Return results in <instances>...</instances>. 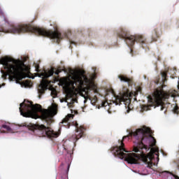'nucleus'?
<instances>
[{"mask_svg": "<svg viewBox=\"0 0 179 179\" xmlns=\"http://www.w3.org/2000/svg\"><path fill=\"white\" fill-rule=\"evenodd\" d=\"M160 77L159 76L155 80V85H159V83H160Z\"/></svg>", "mask_w": 179, "mask_h": 179, "instance_id": "obj_22", "label": "nucleus"}, {"mask_svg": "<svg viewBox=\"0 0 179 179\" xmlns=\"http://www.w3.org/2000/svg\"><path fill=\"white\" fill-rule=\"evenodd\" d=\"M65 36L66 37V38H69L68 34H66Z\"/></svg>", "mask_w": 179, "mask_h": 179, "instance_id": "obj_28", "label": "nucleus"}, {"mask_svg": "<svg viewBox=\"0 0 179 179\" xmlns=\"http://www.w3.org/2000/svg\"><path fill=\"white\" fill-rule=\"evenodd\" d=\"M162 79L161 80V85H164V83L167 81V72L163 71L161 73Z\"/></svg>", "mask_w": 179, "mask_h": 179, "instance_id": "obj_17", "label": "nucleus"}, {"mask_svg": "<svg viewBox=\"0 0 179 179\" xmlns=\"http://www.w3.org/2000/svg\"><path fill=\"white\" fill-rule=\"evenodd\" d=\"M29 103L26 104L24 102L20 104V113L23 117H30L34 120L40 118L38 113H41V118L44 121L48 122L52 121V117L57 115V106L53 105L48 109H43L40 104H33V102L28 101Z\"/></svg>", "mask_w": 179, "mask_h": 179, "instance_id": "obj_2", "label": "nucleus"}, {"mask_svg": "<svg viewBox=\"0 0 179 179\" xmlns=\"http://www.w3.org/2000/svg\"><path fill=\"white\" fill-rule=\"evenodd\" d=\"M124 101L125 99H124V96H116L114 103L116 106H120L121 103H124Z\"/></svg>", "mask_w": 179, "mask_h": 179, "instance_id": "obj_16", "label": "nucleus"}, {"mask_svg": "<svg viewBox=\"0 0 179 179\" xmlns=\"http://www.w3.org/2000/svg\"><path fill=\"white\" fill-rule=\"evenodd\" d=\"M69 41H70V44H75V42L71 41V39H69Z\"/></svg>", "mask_w": 179, "mask_h": 179, "instance_id": "obj_25", "label": "nucleus"}, {"mask_svg": "<svg viewBox=\"0 0 179 179\" xmlns=\"http://www.w3.org/2000/svg\"><path fill=\"white\" fill-rule=\"evenodd\" d=\"M54 69V68H52L48 71H45L43 73H42V76H43L45 79H48V78H50V76H52L54 73H55V75H59V73H61V70L56 69L55 71Z\"/></svg>", "mask_w": 179, "mask_h": 179, "instance_id": "obj_13", "label": "nucleus"}, {"mask_svg": "<svg viewBox=\"0 0 179 179\" xmlns=\"http://www.w3.org/2000/svg\"><path fill=\"white\" fill-rule=\"evenodd\" d=\"M62 151L58 148L59 155H64V153H67V155H71V150H72V145H71V141H66L64 142L62 145Z\"/></svg>", "mask_w": 179, "mask_h": 179, "instance_id": "obj_10", "label": "nucleus"}, {"mask_svg": "<svg viewBox=\"0 0 179 179\" xmlns=\"http://www.w3.org/2000/svg\"><path fill=\"white\" fill-rule=\"evenodd\" d=\"M0 87H1V85H0Z\"/></svg>", "mask_w": 179, "mask_h": 179, "instance_id": "obj_33", "label": "nucleus"}, {"mask_svg": "<svg viewBox=\"0 0 179 179\" xmlns=\"http://www.w3.org/2000/svg\"><path fill=\"white\" fill-rule=\"evenodd\" d=\"M48 80H43L41 83L38 88V93L39 99H41V96L45 93V90L48 89Z\"/></svg>", "mask_w": 179, "mask_h": 179, "instance_id": "obj_11", "label": "nucleus"}, {"mask_svg": "<svg viewBox=\"0 0 179 179\" xmlns=\"http://www.w3.org/2000/svg\"><path fill=\"white\" fill-rule=\"evenodd\" d=\"M0 132H3V133H5V131H1V130H0Z\"/></svg>", "mask_w": 179, "mask_h": 179, "instance_id": "obj_30", "label": "nucleus"}, {"mask_svg": "<svg viewBox=\"0 0 179 179\" xmlns=\"http://www.w3.org/2000/svg\"><path fill=\"white\" fill-rule=\"evenodd\" d=\"M173 177H175L176 179H178V176L173 175Z\"/></svg>", "mask_w": 179, "mask_h": 179, "instance_id": "obj_27", "label": "nucleus"}, {"mask_svg": "<svg viewBox=\"0 0 179 179\" xmlns=\"http://www.w3.org/2000/svg\"><path fill=\"white\" fill-rule=\"evenodd\" d=\"M35 68L36 72H40V66L38 64H36Z\"/></svg>", "mask_w": 179, "mask_h": 179, "instance_id": "obj_23", "label": "nucleus"}, {"mask_svg": "<svg viewBox=\"0 0 179 179\" xmlns=\"http://www.w3.org/2000/svg\"><path fill=\"white\" fill-rule=\"evenodd\" d=\"M51 94L52 96H57V92L55 91H52Z\"/></svg>", "mask_w": 179, "mask_h": 179, "instance_id": "obj_24", "label": "nucleus"}, {"mask_svg": "<svg viewBox=\"0 0 179 179\" xmlns=\"http://www.w3.org/2000/svg\"><path fill=\"white\" fill-rule=\"evenodd\" d=\"M177 96V92L176 90L169 91V94L164 92L163 88L157 89L154 92V98H151L148 101V110H150L149 107H159L160 106V110L163 111L166 107H164V100L169 99V97H176Z\"/></svg>", "mask_w": 179, "mask_h": 179, "instance_id": "obj_5", "label": "nucleus"}, {"mask_svg": "<svg viewBox=\"0 0 179 179\" xmlns=\"http://www.w3.org/2000/svg\"><path fill=\"white\" fill-rule=\"evenodd\" d=\"M117 36L119 38H123L129 47H132L135 43H140V44H142L143 48H144L143 44H146V38L143 36H129L128 31L124 28H120L117 31Z\"/></svg>", "mask_w": 179, "mask_h": 179, "instance_id": "obj_6", "label": "nucleus"}, {"mask_svg": "<svg viewBox=\"0 0 179 179\" xmlns=\"http://www.w3.org/2000/svg\"><path fill=\"white\" fill-rule=\"evenodd\" d=\"M165 173H169V171H165Z\"/></svg>", "mask_w": 179, "mask_h": 179, "instance_id": "obj_32", "label": "nucleus"}, {"mask_svg": "<svg viewBox=\"0 0 179 179\" xmlns=\"http://www.w3.org/2000/svg\"><path fill=\"white\" fill-rule=\"evenodd\" d=\"M72 125L76 127V132L77 134L72 136V139H73L74 143L78 142L80 138H83V136H85V131H86V129L83 126H80L79 127V124H78V122H73Z\"/></svg>", "mask_w": 179, "mask_h": 179, "instance_id": "obj_9", "label": "nucleus"}, {"mask_svg": "<svg viewBox=\"0 0 179 179\" xmlns=\"http://www.w3.org/2000/svg\"><path fill=\"white\" fill-rule=\"evenodd\" d=\"M4 20H5V22H8V20H6V17H4Z\"/></svg>", "mask_w": 179, "mask_h": 179, "instance_id": "obj_29", "label": "nucleus"}, {"mask_svg": "<svg viewBox=\"0 0 179 179\" xmlns=\"http://www.w3.org/2000/svg\"><path fill=\"white\" fill-rule=\"evenodd\" d=\"M160 33H162V27H157L154 29L152 31V34L151 36V38L152 41H157V38L160 37Z\"/></svg>", "mask_w": 179, "mask_h": 179, "instance_id": "obj_14", "label": "nucleus"}, {"mask_svg": "<svg viewBox=\"0 0 179 179\" xmlns=\"http://www.w3.org/2000/svg\"><path fill=\"white\" fill-rule=\"evenodd\" d=\"M5 65L8 68V73H15L17 76L18 80H22L26 78V73H24V71H26L24 66H26L24 65V63H22L16 67L13 64L9 65L8 62H6Z\"/></svg>", "mask_w": 179, "mask_h": 179, "instance_id": "obj_8", "label": "nucleus"}, {"mask_svg": "<svg viewBox=\"0 0 179 179\" xmlns=\"http://www.w3.org/2000/svg\"><path fill=\"white\" fill-rule=\"evenodd\" d=\"M2 128L6 129L7 131V132H10V133L13 132V130L10 128V127H9V126H8L6 124H3L2 125Z\"/></svg>", "mask_w": 179, "mask_h": 179, "instance_id": "obj_18", "label": "nucleus"}, {"mask_svg": "<svg viewBox=\"0 0 179 179\" xmlns=\"http://www.w3.org/2000/svg\"><path fill=\"white\" fill-rule=\"evenodd\" d=\"M127 113H129V110H127Z\"/></svg>", "mask_w": 179, "mask_h": 179, "instance_id": "obj_31", "label": "nucleus"}, {"mask_svg": "<svg viewBox=\"0 0 179 179\" xmlns=\"http://www.w3.org/2000/svg\"><path fill=\"white\" fill-rule=\"evenodd\" d=\"M179 108L176 106L174 108H173V113L174 114H179Z\"/></svg>", "mask_w": 179, "mask_h": 179, "instance_id": "obj_21", "label": "nucleus"}, {"mask_svg": "<svg viewBox=\"0 0 179 179\" xmlns=\"http://www.w3.org/2000/svg\"><path fill=\"white\" fill-rule=\"evenodd\" d=\"M72 79L78 90L85 92L87 96H89L92 91L94 93H97V85L94 84L92 74H89L87 76L86 71L78 70L73 73Z\"/></svg>", "mask_w": 179, "mask_h": 179, "instance_id": "obj_4", "label": "nucleus"}, {"mask_svg": "<svg viewBox=\"0 0 179 179\" xmlns=\"http://www.w3.org/2000/svg\"><path fill=\"white\" fill-rule=\"evenodd\" d=\"M118 78L120 79L121 82H126L127 83H129V85L132 83V79L127 78L126 76L119 75Z\"/></svg>", "mask_w": 179, "mask_h": 179, "instance_id": "obj_15", "label": "nucleus"}, {"mask_svg": "<svg viewBox=\"0 0 179 179\" xmlns=\"http://www.w3.org/2000/svg\"><path fill=\"white\" fill-rule=\"evenodd\" d=\"M24 85L27 87H31V85H33V83L30 80H26L24 82Z\"/></svg>", "mask_w": 179, "mask_h": 179, "instance_id": "obj_20", "label": "nucleus"}, {"mask_svg": "<svg viewBox=\"0 0 179 179\" xmlns=\"http://www.w3.org/2000/svg\"><path fill=\"white\" fill-rule=\"evenodd\" d=\"M3 76L6 78V76H8V73L3 74Z\"/></svg>", "mask_w": 179, "mask_h": 179, "instance_id": "obj_26", "label": "nucleus"}, {"mask_svg": "<svg viewBox=\"0 0 179 179\" xmlns=\"http://www.w3.org/2000/svg\"><path fill=\"white\" fill-rule=\"evenodd\" d=\"M129 135L136 139L135 141L136 146L134 148V152H135V153H128V150H125L124 141L127 139V138H129V136H123L122 140L119 141L120 145L111 148L110 152L115 157L124 159L125 162H127L129 164H138L139 160H141V162L148 164L149 169H152V167L155 166V164L152 162V160H153L155 157H153V154L156 155V156H159V148H153L156 146V138L152 136V129L144 126L141 129H136L135 131L130 132ZM150 150L153 154L146 155V152Z\"/></svg>", "mask_w": 179, "mask_h": 179, "instance_id": "obj_1", "label": "nucleus"}, {"mask_svg": "<svg viewBox=\"0 0 179 179\" xmlns=\"http://www.w3.org/2000/svg\"><path fill=\"white\" fill-rule=\"evenodd\" d=\"M73 117H75V115H72V114H68L65 118H64L62 121V122H60V127H65V128H68L69 129L71 127V122L69 121H71V120L73 119Z\"/></svg>", "mask_w": 179, "mask_h": 179, "instance_id": "obj_12", "label": "nucleus"}, {"mask_svg": "<svg viewBox=\"0 0 179 179\" xmlns=\"http://www.w3.org/2000/svg\"><path fill=\"white\" fill-rule=\"evenodd\" d=\"M33 132L36 136H39L40 138L43 136H48V138H58L61 134L58 131H54L51 127H47L44 124L34 125Z\"/></svg>", "mask_w": 179, "mask_h": 179, "instance_id": "obj_7", "label": "nucleus"}, {"mask_svg": "<svg viewBox=\"0 0 179 179\" xmlns=\"http://www.w3.org/2000/svg\"><path fill=\"white\" fill-rule=\"evenodd\" d=\"M89 99L91 101L92 104H96L97 103V96L94 97L89 96Z\"/></svg>", "mask_w": 179, "mask_h": 179, "instance_id": "obj_19", "label": "nucleus"}, {"mask_svg": "<svg viewBox=\"0 0 179 179\" xmlns=\"http://www.w3.org/2000/svg\"><path fill=\"white\" fill-rule=\"evenodd\" d=\"M10 31L13 34H20L21 33H33L35 36H43L52 40H55L57 44H59L62 40V35L59 31L48 30L43 28H38L31 24L13 25Z\"/></svg>", "mask_w": 179, "mask_h": 179, "instance_id": "obj_3", "label": "nucleus"}]
</instances>
